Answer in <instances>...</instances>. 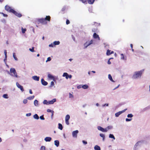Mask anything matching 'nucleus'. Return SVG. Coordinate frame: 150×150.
I'll return each instance as SVG.
<instances>
[{"label": "nucleus", "instance_id": "2eb2a0df", "mask_svg": "<svg viewBox=\"0 0 150 150\" xmlns=\"http://www.w3.org/2000/svg\"><path fill=\"white\" fill-rule=\"evenodd\" d=\"M51 17L50 16H46V17L44 18V19L45 20V21H50V20Z\"/></svg>", "mask_w": 150, "mask_h": 150}, {"label": "nucleus", "instance_id": "4be33fe9", "mask_svg": "<svg viewBox=\"0 0 150 150\" xmlns=\"http://www.w3.org/2000/svg\"><path fill=\"white\" fill-rule=\"evenodd\" d=\"M100 137L103 138V140L104 141L105 139V135L104 134H100Z\"/></svg>", "mask_w": 150, "mask_h": 150}, {"label": "nucleus", "instance_id": "f257e3e1", "mask_svg": "<svg viewBox=\"0 0 150 150\" xmlns=\"http://www.w3.org/2000/svg\"><path fill=\"white\" fill-rule=\"evenodd\" d=\"M142 74V71L135 72L132 76V78L133 79H136L140 77Z\"/></svg>", "mask_w": 150, "mask_h": 150}, {"label": "nucleus", "instance_id": "6e6d98bb", "mask_svg": "<svg viewBox=\"0 0 150 150\" xmlns=\"http://www.w3.org/2000/svg\"><path fill=\"white\" fill-rule=\"evenodd\" d=\"M69 98H70L73 97V95H72L71 93H69Z\"/></svg>", "mask_w": 150, "mask_h": 150}, {"label": "nucleus", "instance_id": "f03ea898", "mask_svg": "<svg viewBox=\"0 0 150 150\" xmlns=\"http://www.w3.org/2000/svg\"><path fill=\"white\" fill-rule=\"evenodd\" d=\"M10 75L11 76L15 77H17V73L15 69L14 68H11L10 69Z\"/></svg>", "mask_w": 150, "mask_h": 150}, {"label": "nucleus", "instance_id": "3c124183", "mask_svg": "<svg viewBox=\"0 0 150 150\" xmlns=\"http://www.w3.org/2000/svg\"><path fill=\"white\" fill-rule=\"evenodd\" d=\"M31 115V114L30 113H27L26 114V116L28 117L30 116Z\"/></svg>", "mask_w": 150, "mask_h": 150}, {"label": "nucleus", "instance_id": "2f4dec72", "mask_svg": "<svg viewBox=\"0 0 150 150\" xmlns=\"http://www.w3.org/2000/svg\"><path fill=\"white\" fill-rule=\"evenodd\" d=\"M98 129L99 130H100V131H101L102 132L103 130V127H101L100 126H99L98 127Z\"/></svg>", "mask_w": 150, "mask_h": 150}, {"label": "nucleus", "instance_id": "37998d69", "mask_svg": "<svg viewBox=\"0 0 150 150\" xmlns=\"http://www.w3.org/2000/svg\"><path fill=\"white\" fill-rule=\"evenodd\" d=\"M49 46L50 47H53L54 46L53 43H52L51 44L49 45Z\"/></svg>", "mask_w": 150, "mask_h": 150}, {"label": "nucleus", "instance_id": "bb28decb", "mask_svg": "<svg viewBox=\"0 0 150 150\" xmlns=\"http://www.w3.org/2000/svg\"><path fill=\"white\" fill-rule=\"evenodd\" d=\"M34 97L35 96H30L28 97L27 99L30 100H32L34 98Z\"/></svg>", "mask_w": 150, "mask_h": 150}, {"label": "nucleus", "instance_id": "9b49d317", "mask_svg": "<svg viewBox=\"0 0 150 150\" xmlns=\"http://www.w3.org/2000/svg\"><path fill=\"white\" fill-rule=\"evenodd\" d=\"M113 53H114V52L113 51H112L111 52L110 50H108L107 51L106 54L107 55H109L111 54H112Z\"/></svg>", "mask_w": 150, "mask_h": 150}, {"label": "nucleus", "instance_id": "4d7b16f0", "mask_svg": "<svg viewBox=\"0 0 150 150\" xmlns=\"http://www.w3.org/2000/svg\"><path fill=\"white\" fill-rule=\"evenodd\" d=\"M80 1H82L83 3H84L86 2L87 0H79Z\"/></svg>", "mask_w": 150, "mask_h": 150}, {"label": "nucleus", "instance_id": "de8ad7c7", "mask_svg": "<svg viewBox=\"0 0 150 150\" xmlns=\"http://www.w3.org/2000/svg\"><path fill=\"white\" fill-rule=\"evenodd\" d=\"M132 120V119H128V118H126V121L127 122L130 121H131Z\"/></svg>", "mask_w": 150, "mask_h": 150}, {"label": "nucleus", "instance_id": "bf43d9fd", "mask_svg": "<svg viewBox=\"0 0 150 150\" xmlns=\"http://www.w3.org/2000/svg\"><path fill=\"white\" fill-rule=\"evenodd\" d=\"M108 64H111V62L110 61V60H108Z\"/></svg>", "mask_w": 150, "mask_h": 150}, {"label": "nucleus", "instance_id": "4468645a", "mask_svg": "<svg viewBox=\"0 0 150 150\" xmlns=\"http://www.w3.org/2000/svg\"><path fill=\"white\" fill-rule=\"evenodd\" d=\"M51 138L49 137H47L45 139V140L46 142H50L51 141Z\"/></svg>", "mask_w": 150, "mask_h": 150}, {"label": "nucleus", "instance_id": "7ed1b4c3", "mask_svg": "<svg viewBox=\"0 0 150 150\" xmlns=\"http://www.w3.org/2000/svg\"><path fill=\"white\" fill-rule=\"evenodd\" d=\"M5 9L7 11L10 13H12L13 10V9L8 5H6L5 6Z\"/></svg>", "mask_w": 150, "mask_h": 150}, {"label": "nucleus", "instance_id": "7c9ffc66", "mask_svg": "<svg viewBox=\"0 0 150 150\" xmlns=\"http://www.w3.org/2000/svg\"><path fill=\"white\" fill-rule=\"evenodd\" d=\"M13 57L14 58V59L16 60L17 61V60H18V59L17 58V57H16V55H15V53H13Z\"/></svg>", "mask_w": 150, "mask_h": 150}, {"label": "nucleus", "instance_id": "49530a36", "mask_svg": "<svg viewBox=\"0 0 150 150\" xmlns=\"http://www.w3.org/2000/svg\"><path fill=\"white\" fill-rule=\"evenodd\" d=\"M54 85V82L53 81H52L51 83L50 86H52Z\"/></svg>", "mask_w": 150, "mask_h": 150}, {"label": "nucleus", "instance_id": "774afa93", "mask_svg": "<svg viewBox=\"0 0 150 150\" xmlns=\"http://www.w3.org/2000/svg\"><path fill=\"white\" fill-rule=\"evenodd\" d=\"M65 8L64 7V8H62V11H64V10H65Z\"/></svg>", "mask_w": 150, "mask_h": 150}, {"label": "nucleus", "instance_id": "79ce46f5", "mask_svg": "<svg viewBox=\"0 0 150 150\" xmlns=\"http://www.w3.org/2000/svg\"><path fill=\"white\" fill-rule=\"evenodd\" d=\"M107 129H108V130H109L110 129H111L112 128V127L111 126H108L107 127H106Z\"/></svg>", "mask_w": 150, "mask_h": 150}, {"label": "nucleus", "instance_id": "0eeeda50", "mask_svg": "<svg viewBox=\"0 0 150 150\" xmlns=\"http://www.w3.org/2000/svg\"><path fill=\"white\" fill-rule=\"evenodd\" d=\"M79 131L78 130L74 131L72 132V136L73 137L76 138L77 137V134L78 133Z\"/></svg>", "mask_w": 150, "mask_h": 150}, {"label": "nucleus", "instance_id": "393cba45", "mask_svg": "<svg viewBox=\"0 0 150 150\" xmlns=\"http://www.w3.org/2000/svg\"><path fill=\"white\" fill-rule=\"evenodd\" d=\"M121 113L120 111L117 112L115 114V116L116 117H118Z\"/></svg>", "mask_w": 150, "mask_h": 150}, {"label": "nucleus", "instance_id": "58836bf2", "mask_svg": "<svg viewBox=\"0 0 150 150\" xmlns=\"http://www.w3.org/2000/svg\"><path fill=\"white\" fill-rule=\"evenodd\" d=\"M121 59H124L125 57L124 54H121Z\"/></svg>", "mask_w": 150, "mask_h": 150}, {"label": "nucleus", "instance_id": "69168bd1", "mask_svg": "<svg viewBox=\"0 0 150 150\" xmlns=\"http://www.w3.org/2000/svg\"><path fill=\"white\" fill-rule=\"evenodd\" d=\"M130 47L132 49L133 48V45L132 44H130Z\"/></svg>", "mask_w": 150, "mask_h": 150}, {"label": "nucleus", "instance_id": "c85d7f7f", "mask_svg": "<svg viewBox=\"0 0 150 150\" xmlns=\"http://www.w3.org/2000/svg\"><path fill=\"white\" fill-rule=\"evenodd\" d=\"M82 88L84 89H86L88 88V86L87 85H84L82 86Z\"/></svg>", "mask_w": 150, "mask_h": 150}, {"label": "nucleus", "instance_id": "f3484780", "mask_svg": "<svg viewBox=\"0 0 150 150\" xmlns=\"http://www.w3.org/2000/svg\"><path fill=\"white\" fill-rule=\"evenodd\" d=\"M54 144L57 146L58 147L59 145V141L56 140L54 142Z\"/></svg>", "mask_w": 150, "mask_h": 150}, {"label": "nucleus", "instance_id": "cd10ccee", "mask_svg": "<svg viewBox=\"0 0 150 150\" xmlns=\"http://www.w3.org/2000/svg\"><path fill=\"white\" fill-rule=\"evenodd\" d=\"M70 117L69 115H67L65 117V120H69L70 119Z\"/></svg>", "mask_w": 150, "mask_h": 150}, {"label": "nucleus", "instance_id": "6ab92c4d", "mask_svg": "<svg viewBox=\"0 0 150 150\" xmlns=\"http://www.w3.org/2000/svg\"><path fill=\"white\" fill-rule=\"evenodd\" d=\"M94 149L95 150H101L100 147L98 145H96L94 146Z\"/></svg>", "mask_w": 150, "mask_h": 150}, {"label": "nucleus", "instance_id": "680f3d73", "mask_svg": "<svg viewBox=\"0 0 150 150\" xmlns=\"http://www.w3.org/2000/svg\"><path fill=\"white\" fill-rule=\"evenodd\" d=\"M54 113V111H52V115H51L52 118V117L53 116Z\"/></svg>", "mask_w": 150, "mask_h": 150}, {"label": "nucleus", "instance_id": "5701e85b", "mask_svg": "<svg viewBox=\"0 0 150 150\" xmlns=\"http://www.w3.org/2000/svg\"><path fill=\"white\" fill-rule=\"evenodd\" d=\"M59 127L58 128L61 130H62L63 129V126L60 123H59L58 124Z\"/></svg>", "mask_w": 150, "mask_h": 150}, {"label": "nucleus", "instance_id": "a211bd4d", "mask_svg": "<svg viewBox=\"0 0 150 150\" xmlns=\"http://www.w3.org/2000/svg\"><path fill=\"white\" fill-rule=\"evenodd\" d=\"M63 76L64 77L65 76L66 78L67 79H68L69 78V75L67 73H64Z\"/></svg>", "mask_w": 150, "mask_h": 150}, {"label": "nucleus", "instance_id": "338daca9", "mask_svg": "<svg viewBox=\"0 0 150 150\" xmlns=\"http://www.w3.org/2000/svg\"><path fill=\"white\" fill-rule=\"evenodd\" d=\"M105 105H106L107 106H108V104H105L104 105H103V106H105Z\"/></svg>", "mask_w": 150, "mask_h": 150}, {"label": "nucleus", "instance_id": "a18cd8bd", "mask_svg": "<svg viewBox=\"0 0 150 150\" xmlns=\"http://www.w3.org/2000/svg\"><path fill=\"white\" fill-rule=\"evenodd\" d=\"M27 102H28V100H27L26 99H24L23 100V103H24V104H26V103H27Z\"/></svg>", "mask_w": 150, "mask_h": 150}, {"label": "nucleus", "instance_id": "0e129e2a", "mask_svg": "<svg viewBox=\"0 0 150 150\" xmlns=\"http://www.w3.org/2000/svg\"><path fill=\"white\" fill-rule=\"evenodd\" d=\"M68 77H69V78L71 79L72 77V76L71 75H69Z\"/></svg>", "mask_w": 150, "mask_h": 150}, {"label": "nucleus", "instance_id": "473e14b6", "mask_svg": "<svg viewBox=\"0 0 150 150\" xmlns=\"http://www.w3.org/2000/svg\"><path fill=\"white\" fill-rule=\"evenodd\" d=\"M38 101L35 100L34 101V104L36 106H37L38 105Z\"/></svg>", "mask_w": 150, "mask_h": 150}, {"label": "nucleus", "instance_id": "6e6552de", "mask_svg": "<svg viewBox=\"0 0 150 150\" xmlns=\"http://www.w3.org/2000/svg\"><path fill=\"white\" fill-rule=\"evenodd\" d=\"M16 85L17 87L18 88H20L22 91H24L23 87L22 86L20 85V84L18 82H17L16 83Z\"/></svg>", "mask_w": 150, "mask_h": 150}, {"label": "nucleus", "instance_id": "e433bc0d", "mask_svg": "<svg viewBox=\"0 0 150 150\" xmlns=\"http://www.w3.org/2000/svg\"><path fill=\"white\" fill-rule=\"evenodd\" d=\"M40 150H45V147L44 146H42L40 148Z\"/></svg>", "mask_w": 150, "mask_h": 150}, {"label": "nucleus", "instance_id": "4c0bfd02", "mask_svg": "<svg viewBox=\"0 0 150 150\" xmlns=\"http://www.w3.org/2000/svg\"><path fill=\"white\" fill-rule=\"evenodd\" d=\"M34 47H32V49H31V48L29 49V50L31 52H34L35 51L34 50Z\"/></svg>", "mask_w": 150, "mask_h": 150}, {"label": "nucleus", "instance_id": "ea45409f", "mask_svg": "<svg viewBox=\"0 0 150 150\" xmlns=\"http://www.w3.org/2000/svg\"><path fill=\"white\" fill-rule=\"evenodd\" d=\"M108 131V129L107 128H106L105 129L103 128V130L102 132H106Z\"/></svg>", "mask_w": 150, "mask_h": 150}, {"label": "nucleus", "instance_id": "c9c22d12", "mask_svg": "<svg viewBox=\"0 0 150 150\" xmlns=\"http://www.w3.org/2000/svg\"><path fill=\"white\" fill-rule=\"evenodd\" d=\"M127 117H128L131 118L133 117V115L132 114H129L127 115Z\"/></svg>", "mask_w": 150, "mask_h": 150}, {"label": "nucleus", "instance_id": "864d4df0", "mask_svg": "<svg viewBox=\"0 0 150 150\" xmlns=\"http://www.w3.org/2000/svg\"><path fill=\"white\" fill-rule=\"evenodd\" d=\"M52 111H53V110H51L50 109H48L47 110V111L48 112H52Z\"/></svg>", "mask_w": 150, "mask_h": 150}, {"label": "nucleus", "instance_id": "412c9836", "mask_svg": "<svg viewBox=\"0 0 150 150\" xmlns=\"http://www.w3.org/2000/svg\"><path fill=\"white\" fill-rule=\"evenodd\" d=\"M33 117L34 119L38 120L39 119V117L38 115L36 114L33 115Z\"/></svg>", "mask_w": 150, "mask_h": 150}, {"label": "nucleus", "instance_id": "9d476101", "mask_svg": "<svg viewBox=\"0 0 150 150\" xmlns=\"http://www.w3.org/2000/svg\"><path fill=\"white\" fill-rule=\"evenodd\" d=\"M41 82L42 84L44 86H46L47 85L48 83L47 82L45 81L43 79H42L41 80Z\"/></svg>", "mask_w": 150, "mask_h": 150}, {"label": "nucleus", "instance_id": "13d9d810", "mask_svg": "<svg viewBox=\"0 0 150 150\" xmlns=\"http://www.w3.org/2000/svg\"><path fill=\"white\" fill-rule=\"evenodd\" d=\"M1 13L3 15V16L5 17H7L8 15L7 14H5L4 13Z\"/></svg>", "mask_w": 150, "mask_h": 150}, {"label": "nucleus", "instance_id": "72a5a7b5", "mask_svg": "<svg viewBox=\"0 0 150 150\" xmlns=\"http://www.w3.org/2000/svg\"><path fill=\"white\" fill-rule=\"evenodd\" d=\"M3 97L5 98H8V96L7 94H4L3 95Z\"/></svg>", "mask_w": 150, "mask_h": 150}, {"label": "nucleus", "instance_id": "f704fd0d", "mask_svg": "<svg viewBox=\"0 0 150 150\" xmlns=\"http://www.w3.org/2000/svg\"><path fill=\"white\" fill-rule=\"evenodd\" d=\"M43 103L44 104L48 105V102L46 100H44L43 102Z\"/></svg>", "mask_w": 150, "mask_h": 150}, {"label": "nucleus", "instance_id": "423d86ee", "mask_svg": "<svg viewBox=\"0 0 150 150\" xmlns=\"http://www.w3.org/2000/svg\"><path fill=\"white\" fill-rule=\"evenodd\" d=\"M93 42V40H91L90 42H87L84 45L86 47H87L88 46L92 44Z\"/></svg>", "mask_w": 150, "mask_h": 150}, {"label": "nucleus", "instance_id": "a878e982", "mask_svg": "<svg viewBox=\"0 0 150 150\" xmlns=\"http://www.w3.org/2000/svg\"><path fill=\"white\" fill-rule=\"evenodd\" d=\"M109 137L110 138H112L114 139H115V138L114 136L112 134H110L109 135Z\"/></svg>", "mask_w": 150, "mask_h": 150}, {"label": "nucleus", "instance_id": "1a4fd4ad", "mask_svg": "<svg viewBox=\"0 0 150 150\" xmlns=\"http://www.w3.org/2000/svg\"><path fill=\"white\" fill-rule=\"evenodd\" d=\"M93 37L95 39H98V40H100V38L98 35L96 33H94L93 34Z\"/></svg>", "mask_w": 150, "mask_h": 150}, {"label": "nucleus", "instance_id": "8fccbe9b", "mask_svg": "<svg viewBox=\"0 0 150 150\" xmlns=\"http://www.w3.org/2000/svg\"><path fill=\"white\" fill-rule=\"evenodd\" d=\"M70 23V21H69L68 20H66V23L68 25V24H69Z\"/></svg>", "mask_w": 150, "mask_h": 150}, {"label": "nucleus", "instance_id": "39448f33", "mask_svg": "<svg viewBox=\"0 0 150 150\" xmlns=\"http://www.w3.org/2000/svg\"><path fill=\"white\" fill-rule=\"evenodd\" d=\"M12 13H13L15 15L18 17H21L22 16V15L21 13H18L13 10Z\"/></svg>", "mask_w": 150, "mask_h": 150}, {"label": "nucleus", "instance_id": "052dcab7", "mask_svg": "<svg viewBox=\"0 0 150 150\" xmlns=\"http://www.w3.org/2000/svg\"><path fill=\"white\" fill-rule=\"evenodd\" d=\"M127 110V109H124V110H123L120 111L121 112V113L125 112V110Z\"/></svg>", "mask_w": 150, "mask_h": 150}, {"label": "nucleus", "instance_id": "20e7f679", "mask_svg": "<svg viewBox=\"0 0 150 150\" xmlns=\"http://www.w3.org/2000/svg\"><path fill=\"white\" fill-rule=\"evenodd\" d=\"M38 21L39 23H41L43 24H46L47 22L45 21L44 18H40L38 19Z\"/></svg>", "mask_w": 150, "mask_h": 150}, {"label": "nucleus", "instance_id": "dca6fc26", "mask_svg": "<svg viewBox=\"0 0 150 150\" xmlns=\"http://www.w3.org/2000/svg\"><path fill=\"white\" fill-rule=\"evenodd\" d=\"M48 76L50 79H52L54 81V77L51 74H49L48 75Z\"/></svg>", "mask_w": 150, "mask_h": 150}, {"label": "nucleus", "instance_id": "c03bdc74", "mask_svg": "<svg viewBox=\"0 0 150 150\" xmlns=\"http://www.w3.org/2000/svg\"><path fill=\"white\" fill-rule=\"evenodd\" d=\"M51 59L50 57H49L47 58V60L46 61V62H47L48 61H50L51 60Z\"/></svg>", "mask_w": 150, "mask_h": 150}, {"label": "nucleus", "instance_id": "09e8293b", "mask_svg": "<svg viewBox=\"0 0 150 150\" xmlns=\"http://www.w3.org/2000/svg\"><path fill=\"white\" fill-rule=\"evenodd\" d=\"M4 53H5V57L6 59H7V52H6V50H5V51H4Z\"/></svg>", "mask_w": 150, "mask_h": 150}, {"label": "nucleus", "instance_id": "603ef678", "mask_svg": "<svg viewBox=\"0 0 150 150\" xmlns=\"http://www.w3.org/2000/svg\"><path fill=\"white\" fill-rule=\"evenodd\" d=\"M65 122H66V124L67 125H69V120H65Z\"/></svg>", "mask_w": 150, "mask_h": 150}, {"label": "nucleus", "instance_id": "ddd939ff", "mask_svg": "<svg viewBox=\"0 0 150 150\" xmlns=\"http://www.w3.org/2000/svg\"><path fill=\"white\" fill-rule=\"evenodd\" d=\"M32 78L35 81H38L39 80V77L36 76H33Z\"/></svg>", "mask_w": 150, "mask_h": 150}, {"label": "nucleus", "instance_id": "f8f14e48", "mask_svg": "<svg viewBox=\"0 0 150 150\" xmlns=\"http://www.w3.org/2000/svg\"><path fill=\"white\" fill-rule=\"evenodd\" d=\"M56 101V99L54 98L51 100H50L48 102V104H52L54 103Z\"/></svg>", "mask_w": 150, "mask_h": 150}, {"label": "nucleus", "instance_id": "c756f323", "mask_svg": "<svg viewBox=\"0 0 150 150\" xmlns=\"http://www.w3.org/2000/svg\"><path fill=\"white\" fill-rule=\"evenodd\" d=\"M21 30L22 33H25V31H26V28L24 29L23 28H22Z\"/></svg>", "mask_w": 150, "mask_h": 150}, {"label": "nucleus", "instance_id": "a19ab883", "mask_svg": "<svg viewBox=\"0 0 150 150\" xmlns=\"http://www.w3.org/2000/svg\"><path fill=\"white\" fill-rule=\"evenodd\" d=\"M40 118L41 120H45V118L44 117L43 115H42L40 116Z\"/></svg>", "mask_w": 150, "mask_h": 150}, {"label": "nucleus", "instance_id": "5fc2aeb1", "mask_svg": "<svg viewBox=\"0 0 150 150\" xmlns=\"http://www.w3.org/2000/svg\"><path fill=\"white\" fill-rule=\"evenodd\" d=\"M82 142L85 144H87V142L84 140H83Z\"/></svg>", "mask_w": 150, "mask_h": 150}, {"label": "nucleus", "instance_id": "aec40b11", "mask_svg": "<svg viewBox=\"0 0 150 150\" xmlns=\"http://www.w3.org/2000/svg\"><path fill=\"white\" fill-rule=\"evenodd\" d=\"M108 78L112 82H115V81L113 80L110 74L108 75Z\"/></svg>", "mask_w": 150, "mask_h": 150}, {"label": "nucleus", "instance_id": "e2e57ef3", "mask_svg": "<svg viewBox=\"0 0 150 150\" xmlns=\"http://www.w3.org/2000/svg\"><path fill=\"white\" fill-rule=\"evenodd\" d=\"M29 93L30 94H32L33 93V92L31 89H30L29 90Z\"/></svg>", "mask_w": 150, "mask_h": 150}, {"label": "nucleus", "instance_id": "b1692460", "mask_svg": "<svg viewBox=\"0 0 150 150\" xmlns=\"http://www.w3.org/2000/svg\"><path fill=\"white\" fill-rule=\"evenodd\" d=\"M54 46L57 45H59L60 44L59 41H55L53 42Z\"/></svg>", "mask_w": 150, "mask_h": 150}]
</instances>
